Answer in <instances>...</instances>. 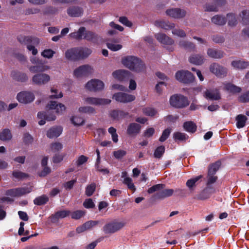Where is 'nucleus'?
Returning <instances> with one entry per match:
<instances>
[{
	"label": "nucleus",
	"mask_w": 249,
	"mask_h": 249,
	"mask_svg": "<svg viewBox=\"0 0 249 249\" xmlns=\"http://www.w3.org/2000/svg\"><path fill=\"white\" fill-rule=\"evenodd\" d=\"M68 14L72 17H78L83 14L82 8L79 6H71L67 9Z\"/></svg>",
	"instance_id": "nucleus-22"
},
{
	"label": "nucleus",
	"mask_w": 249,
	"mask_h": 249,
	"mask_svg": "<svg viewBox=\"0 0 249 249\" xmlns=\"http://www.w3.org/2000/svg\"><path fill=\"white\" fill-rule=\"evenodd\" d=\"M155 25L157 26L163 28L165 30H170L175 27L174 23H170L166 22L163 20H157L155 22Z\"/></svg>",
	"instance_id": "nucleus-29"
},
{
	"label": "nucleus",
	"mask_w": 249,
	"mask_h": 249,
	"mask_svg": "<svg viewBox=\"0 0 249 249\" xmlns=\"http://www.w3.org/2000/svg\"><path fill=\"white\" fill-rule=\"evenodd\" d=\"M211 195L207 190H205L199 195L198 199L200 200L207 199L210 197Z\"/></svg>",
	"instance_id": "nucleus-63"
},
{
	"label": "nucleus",
	"mask_w": 249,
	"mask_h": 249,
	"mask_svg": "<svg viewBox=\"0 0 249 249\" xmlns=\"http://www.w3.org/2000/svg\"><path fill=\"white\" fill-rule=\"evenodd\" d=\"M104 84L103 81L97 79H93L88 81L85 88L91 91H98L103 89Z\"/></svg>",
	"instance_id": "nucleus-7"
},
{
	"label": "nucleus",
	"mask_w": 249,
	"mask_h": 249,
	"mask_svg": "<svg viewBox=\"0 0 249 249\" xmlns=\"http://www.w3.org/2000/svg\"><path fill=\"white\" fill-rule=\"evenodd\" d=\"M78 48H71L65 52V57L67 59L71 60H75L79 59L78 56Z\"/></svg>",
	"instance_id": "nucleus-24"
},
{
	"label": "nucleus",
	"mask_w": 249,
	"mask_h": 249,
	"mask_svg": "<svg viewBox=\"0 0 249 249\" xmlns=\"http://www.w3.org/2000/svg\"><path fill=\"white\" fill-rule=\"evenodd\" d=\"M70 214V212L69 211H58L55 213L54 215V217L56 218H63L69 215Z\"/></svg>",
	"instance_id": "nucleus-56"
},
{
	"label": "nucleus",
	"mask_w": 249,
	"mask_h": 249,
	"mask_svg": "<svg viewBox=\"0 0 249 249\" xmlns=\"http://www.w3.org/2000/svg\"><path fill=\"white\" fill-rule=\"evenodd\" d=\"M179 45L181 47L186 49L194 50L195 48V45L192 42H187L184 40H181L179 42Z\"/></svg>",
	"instance_id": "nucleus-45"
},
{
	"label": "nucleus",
	"mask_w": 249,
	"mask_h": 249,
	"mask_svg": "<svg viewBox=\"0 0 249 249\" xmlns=\"http://www.w3.org/2000/svg\"><path fill=\"white\" fill-rule=\"evenodd\" d=\"M244 24H249V10H245L242 11L240 15Z\"/></svg>",
	"instance_id": "nucleus-47"
},
{
	"label": "nucleus",
	"mask_w": 249,
	"mask_h": 249,
	"mask_svg": "<svg viewBox=\"0 0 249 249\" xmlns=\"http://www.w3.org/2000/svg\"><path fill=\"white\" fill-rule=\"evenodd\" d=\"M183 127L184 129L190 133H194L196 130V125L193 122L189 121L186 122L183 124Z\"/></svg>",
	"instance_id": "nucleus-36"
},
{
	"label": "nucleus",
	"mask_w": 249,
	"mask_h": 249,
	"mask_svg": "<svg viewBox=\"0 0 249 249\" xmlns=\"http://www.w3.org/2000/svg\"><path fill=\"white\" fill-rule=\"evenodd\" d=\"M208 56L213 58H220L223 57V53L214 49H209L207 51Z\"/></svg>",
	"instance_id": "nucleus-33"
},
{
	"label": "nucleus",
	"mask_w": 249,
	"mask_h": 249,
	"mask_svg": "<svg viewBox=\"0 0 249 249\" xmlns=\"http://www.w3.org/2000/svg\"><path fill=\"white\" fill-rule=\"evenodd\" d=\"M62 132V128L60 126L51 128L47 132V136L49 138L58 137Z\"/></svg>",
	"instance_id": "nucleus-23"
},
{
	"label": "nucleus",
	"mask_w": 249,
	"mask_h": 249,
	"mask_svg": "<svg viewBox=\"0 0 249 249\" xmlns=\"http://www.w3.org/2000/svg\"><path fill=\"white\" fill-rule=\"evenodd\" d=\"M46 111L47 113H49L52 110H54L55 112L58 114H62L65 110L66 107L62 103H57L56 101H50L46 107Z\"/></svg>",
	"instance_id": "nucleus-6"
},
{
	"label": "nucleus",
	"mask_w": 249,
	"mask_h": 249,
	"mask_svg": "<svg viewBox=\"0 0 249 249\" xmlns=\"http://www.w3.org/2000/svg\"><path fill=\"white\" fill-rule=\"evenodd\" d=\"M71 121L75 125H80L84 123V120L82 117L77 116L72 117Z\"/></svg>",
	"instance_id": "nucleus-61"
},
{
	"label": "nucleus",
	"mask_w": 249,
	"mask_h": 249,
	"mask_svg": "<svg viewBox=\"0 0 249 249\" xmlns=\"http://www.w3.org/2000/svg\"><path fill=\"white\" fill-rule=\"evenodd\" d=\"M96 188V184L92 183L88 185L86 188L85 194L87 196H91L94 193Z\"/></svg>",
	"instance_id": "nucleus-51"
},
{
	"label": "nucleus",
	"mask_w": 249,
	"mask_h": 249,
	"mask_svg": "<svg viewBox=\"0 0 249 249\" xmlns=\"http://www.w3.org/2000/svg\"><path fill=\"white\" fill-rule=\"evenodd\" d=\"M128 115L127 113H125L122 110H114L110 112V115L111 118L114 120H119L124 118Z\"/></svg>",
	"instance_id": "nucleus-27"
},
{
	"label": "nucleus",
	"mask_w": 249,
	"mask_h": 249,
	"mask_svg": "<svg viewBox=\"0 0 249 249\" xmlns=\"http://www.w3.org/2000/svg\"><path fill=\"white\" fill-rule=\"evenodd\" d=\"M202 177V176L200 175L188 180L186 182V186L190 189H191L195 185L196 183Z\"/></svg>",
	"instance_id": "nucleus-52"
},
{
	"label": "nucleus",
	"mask_w": 249,
	"mask_h": 249,
	"mask_svg": "<svg viewBox=\"0 0 249 249\" xmlns=\"http://www.w3.org/2000/svg\"><path fill=\"white\" fill-rule=\"evenodd\" d=\"M83 100L85 104L96 106L107 105L111 102L110 99L90 97L85 98Z\"/></svg>",
	"instance_id": "nucleus-14"
},
{
	"label": "nucleus",
	"mask_w": 249,
	"mask_h": 249,
	"mask_svg": "<svg viewBox=\"0 0 249 249\" xmlns=\"http://www.w3.org/2000/svg\"><path fill=\"white\" fill-rule=\"evenodd\" d=\"M50 80V76L42 72L35 74L32 78L33 83L39 86L44 85L49 83Z\"/></svg>",
	"instance_id": "nucleus-8"
},
{
	"label": "nucleus",
	"mask_w": 249,
	"mask_h": 249,
	"mask_svg": "<svg viewBox=\"0 0 249 249\" xmlns=\"http://www.w3.org/2000/svg\"><path fill=\"white\" fill-rule=\"evenodd\" d=\"M165 185L163 184H158L154 185L148 189L147 192L149 194H152L156 191L160 192L162 189H164Z\"/></svg>",
	"instance_id": "nucleus-50"
},
{
	"label": "nucleus",
	"mask_w": 249,
	"mask_h": 249,
	"mask_svg": "<svg viewBox=\"0 0 249 249\" xmlns=\"http://www.w3.org/2000/svg\"><path fill=\"white\" fill-rule=\"evenodd\" d=\"M224 89L229 92L232 93H239L241 91V89L231 83L224 84Z\"/></svg>",
	"instance_id": "nucleus-31"
},
{
	"label": "nucleus",
	"mask_w": 249,
	"mask_h": 249,
	"mask_svg": "<svg viewBox=\"0 0 249 249\" xmlns=\"http://www.w3.org/2000/svg\"><path fill=\"white\" fill-rule=\"evenodd\" d=\"M204 96L211 100H218L221 99L220 93L217 89L206 90L204 93Z\"/></svg>",
	"instance_id": "nucleus-18"
},
{
	"label": "nucleus",
	"mask_w": 249,
	"mask_h": 249,
	"mask_svg": "<svg viewBox=\"0 0 249 249\" xmlns=\"http://www.w3.org/2000/svg\"><path fill=\"white\" fill-rule=\"evenodd\" d=\"M203 9L205 11L208 12H216L217 11V6L215 3H207L203 6Z\"/></svg>",
	"instance_id": "nucleus-49"
},
{
	"label": "nucleus",
	"mask_w": 249,
	"mask_h": 249,
	"mask_svg": "<svg viewBox=\"0 0 249 249\" xmlns=\"http://www.w3.org/2000/svg\"><path fill=\"white\" fill-rule=\"evenodd\" d=\"M18 41L23 44L27 46L28 50L32 51L33 55H36L37 53V50L36 49L35 46L37 45L39 43V40L37 38H33L30 36H19Z\"/></svg>",
	"instance_id": "nucleus-2"
},
{
	"label": "nucleus",
	"mask_w": 249,
	"mask_h": 249,
	"mask_svg": "<svg viewBox=\"0 0 249 249\" xmlns=\"http://www.w3.org/2000/svg\"><path fill=\"white\" fill-rule=\"evenodd\" d=\"M51 92L52 94L50 96V98L58 99L63 97L62 92L53 87L51 88Z\"/></svg>",
	"instance_id": "nucleus-44"
},
{
	"label": "nucleus",
	"mask_w": 249,
	"mask_h": 249,
	"mask_svg": "<svg viewBox=\"0 0 249 249\" xmlns=\"http://www.w3.org/2000/svg\"><path fill=\"white\" fill-rule=\"evenodd\" d=\"M122 64L130 70L136 72L144 71L145 66L143 62L138 58L133 56H127L122 60Z\"/></svg>",
	"instance_id": "nucleus-1"
},
{
	"label": "nucleus",
	"mask_w": 249,
	"mask_h": 249,
	"mask_svg": "<svg viewBox=\"0 0 249 249\" xmlns=\"http://www.w3.org/2000/svg\"><path fill=\"white\" fill-rule=\"evenodd\" d=\"M55 52L50 49H45L41 52V55L46 58L50 59L52 58Z\"/></svg>",
	"instance_id": "nucleus-48"
},
{
	"label": "nucleus",
	"mask_w": 249,
	"mask_h": 249,
	"mask_svg": "<svg viewBox=\"0 0 249 249\" xmlns=\"http://www.w3.org/2000/svg\"><path fill=\"white\" fill-rule=\"evenodd\" d=\"M112 76L116 79L120 81H124L129 78L130 72L124 70H118L112 73Z\"/></svg>",
	"instance_id": "nucleus-19"
},
{
	"label": "nucleus",
	"mask_w": 249,
	"mask_h": 249,
	"mask_svg": "<svg viewBox=\"0 0 249 249\" xmlns=\"http://www.w3.org/2000/svg\"><path fill=\"white\" fill-rule=\"evenodd\" d=\"M126 154V152L124 150H118L113 152V154L114 157L117 159H121L124 157Z\"/></svg>",
	"instance_id": "nucleus-60"
},
{
	"label": "nucleus",
	"mask_w": 249,
	"mask_h": 249,
	"mask_svg": "<svg viewBox=\"0 0 249 249\" xmlns=\"http://www.w3.org/2000/svg\"><path fill=\"white\" fill-rule=\"evenodd\" d=\"M205 58L202 55L195 54L191 55L189 58V61L191 63L196 65H200L203 63Z\"/></svg>",
	"instance_id": "nucleus-25"
},
{
	"label": "nucleus",
	"mask_w": 249,
	"mask_h": 249,
	"mask_svg": "<svg viewBox=\"0 0 249 249\" xmlns=\"http://www.w3.org/2000/svg\"><path fill=\"white\" fill-rule=\"evenodd\" d=\"M96 168L98 171L102 172L103 174H107L109 172L107 168H104L102 165H100V161H96Z\"/></svg>",
	"instance_id": "nucleus-62"
},
{
	"label": "nucleus",
	"mask_w": 249,
	"mask_h": 249,
	"mask_svg": "<svg viewBox=\"0 0 249 249\" xmlns=\"http://www.w3.org/2000/svg\"><path fill=\"white\" fill-rule=\"evenodd\" d=\"M123 183L126 185L127 187L130 190H132V192H134L135 191L136 188L132 182V179L131 178L129 177H126L124 178Z\"/></svg>",
	"instance_id": "nucleus-46"
},
{
	"label": "nucleus",
	"mask_w": 249,
	"mask_h": 249,
	"mask_svg": "<svg viewBox=\"0 0 249 249\" xmlns=\"http://www.w3.org/2000/svg\"><path fill=\"white\" fill-rule=\"evenodd\" d=\"M173 136L175 141H184L188 138L186 134L181 132H176Z\"/></svg>",
	"instance_id": "nucleus-55"
},
{
	"label": "nucleus",
	"mask_w": 249,
	"mask_h": 249,
	"mask_svg": "<svg viewBox=\"0 0 249 249\" xmlns=\"http://www.w3.org/2000/svg\"><path fill=\"white\" fill-rule=\"evenodd\" d=\"M98 223L97 221H89L85 222L84 224L87 231L91 230L93 227H95Z\"/></svg>",
	"instance_id": "nucleus-59"
},
{
	"label": "nucleus",
	"mask_w": 249,
	"mask_h": 249,
	"mask_svg": "<svg viewBox=\"0 0 249 249\" xmlns=\"http://www.w3.org/2000/svg\"><path fill=\"white\" fill-rule=\"evenodd\" d=\"M35 98V95L32 92L27 91L20 92L17 96L18 101L24 104L32 102Z\"/></svg>",
	"instance_id": "nucleus-9"
},
{
	"label": "nucleus",
	"mask_w": 249,
	"mask_h": 249,
	"mask_svg": "<svg viewBox=\"0 0 249 249\" xmlns=\"http://www.w3.org/2000/svg\"><path fill=\"white\" fill-rule=\"evenodd\" d=\"M174 192V190L172 189H163L160 192H158L157 193H156L154 195V196L156 199H162L166 197H168L171 196L173 194Z\"/></svg>",
	"instance_id": "nucleus-21"
},
{
	"label": "nucleus",
	"mask_w": 249,
	"mask_h": 249,
	"mask_svg": "<svg viewBox=\"0 0 249 249\" xmlns=\"http://www.w3.org/2000/svg\"><path fill=\"white\" fill-rule=\"evenodd\" d=\"M165 151V148L163 146L158 147L154 152V157L156 158H160L161 157Z\"/></svg>",
	"instance_id": "nucleus-53"
},
{
	"label": "nucleus",
	"mask_w": 249,
	"mask_h": 249,
	"mask_svg": "<svg viewBox=\"0 0 249 249\" xmlns=\"http://www.w3.org/2000/svg\"><path fill=\"white\" fill-rule=\"evenodd\" d=\"M221 165V162L220 161H216V162L211 164L209 167L208 173L210 175L214 174L216 171L219 169Z\"/></svg>",
	"instance_id": "nucleus-42"
},
{
	"label": "nucleus",
	"mask_w": 249,
	"mask_h": 249,
	"mask_svg": "<svg viewBox=\"0 0 249 249\" xmlns=\"http://www.w3.org/2000/svg\"><path fill=\"white\" fill-rule=\"evenodd\" d=\"M84 39H85L88 41H91L95 42L97 40V36L94 33L86 31L85 30V35L84 36Z\"/></svg>",
	"instance_id": "nucleus-39"
},
{
	"label": "nucleus",
	"mask_w": 249,
	"mask_h": 249,
	"mask_svg": "<svg viewBox=\"0 0 249 249\" xmlns=\"http://www.w3.org/2000/svg\"><path fill=\"white\" fill-rule=\"evenodd\" d=\"M210 70L212 72L219 77L224 76L227 73V70L225 68L215 63L210 66Z\"/></svg>",
	"instance_id": "nucleus-16"
},
{
	"label": "nucleus",
	"mask_w": 249,
	"mask_h": 249,
	"mask_svg": "<svg viewBox=\"0 0 249 249\" xmlns=\"http://www.w3.org/2000/svg\"><path fill=\"white\" fill-rule=\"evenodd\" d=\"M48 200L49 198L47 196L45 195H42L36 198L34 200V202L36 205H41L46 203Z\"/></svg>",
	"instance_id": "nucleus-41"
},
{
	"label": "nucleus",
	"mask_w": 249,
	"mask_h": 249,
	"mask_svg": "<svg viewBox=\"0 0 249 249\" xmlns=\"http://www.w3.org/2000/svg\"><path fill=\"white\" fill-rule=\"evenodd\" d=\"M124 225V223L122 222L112 221L106 224L103 230L106 234H112L122 229Z\"/></svg>",
	"instance_id": "nucleus-4"
},
{
	"label": "nucleus",
	"mask_w": 249,
	"mask_h": 249,
	"mask_svg": "<svg viewBox=\"0 0 249 249\" xmlns=\"http://www.w3.org/2000/svg\"><path fill=\"white\" fill-rule=\"evenodd\" d=\"M176 79L183 83H187L193 81L194 77L193 74L187 71H180L176 74Z\"/></svg>",
	"instance_id": "nucleus-13"
},
{
	"label": "nucleus",
	"mask_w": 249,
	"mask_h": 249,
	"mask_svg": "<svg viewBox=\"0 0 249 249\" xmlns=\"http://www.w3.org/2000/svg\"><path fill=\"white\" fill-rule=\"evenodd\" d=\"M78 56L79 59H83L87 57L91 53V50L89 48H78Z\"/></svg>",
	"instance_id": "nucleus-37"
},
{
	"label": "nucleus",
	"mask_w": 249,
	"mask_h": 249,
	"mask_svg": "<svg viewBox=\"0 0 249 249\" xmlns=\"http://www.w3.org/2000/svg\"><path fill=\"white\" fill-rule=\"evenodd\" d=\"M170 105L175 107L182 108L189 105V103L186 97L181 95L175 94L170 99Z\"/></svg>",
	"instance_id": "nucleus-3"
},
{
	"label": "nucleus",
	"mask_w": 249,
	"mask_h": 249,
	"mask_svg": "<svg viewBox=\"0 0 249 249\" xmlns=\"http://www.w3.org/2000/svg\"><path fill=\"white\" fill-rule=\"evenodd\" d=\"M32 191L31 187H24L8 190L6 195L11 196H20L30 193Z\"/></svg>",
	"instance_id": "nucleus-15"
},
{
	"label": "nucleus",
	"mask_w": 249,
	"mask_h": 249,
	"mask_svg": "<svg viewBox=\"0 0 249 249\" xmlns=\"http://www.w3.org/2000/svg\"><path fill=\"white\" fill-rule=\"evenodd\" d=\"M85 28L84 27H80L77 32L71 33L69 35V36L72 38L76 39H84L85 35Z\"/></svg>",
	"instance_id": "nucleus-28"
},
{
	"label": "nucleus",
	"mask_w": 249,
	"mask_h": 249,
	"mask_svg": "<svg viewBox=\"0 0 249 249\" xmlns=\"http://www.w3.org/2000/svg\"><path fill=\"white\" fill-rule=\"evenodd\" d=\"M12 135L8 129H4L0 131V140L2 141H9L12 139Z\"/></svg>",
	"instance_id": "nucleus-30"
},
{
	"label": "nucleus",
	"mask_w": 249,
	"mask_h": 249,
	"mask_svg": "<svg viewBox=\"0 0 249 249\" xmlns=\"http://www.w3.org/2000/svg\"><path fill=\"white\" fill-rule=\"evenodd\" d=\"M211 20L213 23L218 25H224L227 21V19L225 17L220 15L213 16Z\"/></svg>",
	"instance_id": "nucleus-34"
},
{
	"label": "nucleus",
	"mask_w": 249,
	"mask_h": 249,
	"mask_svg": "<svg viewBox=\"0 0 249 249\" xmlns=\"http://www.w3.org/2000/svg\"><path fill=\"white\" fill-rule=\"evenodd\" d=\"M136 97L132 94L124 92H118L113 95V99L116 101L123 103H126L135 100Z\"/></svg>",
	"instance_id": "nucleus-12"
},
{
	"label": "nucleus",
	"mask_w": 249,
	"mask_h": 249,
	"mask_svg": "<svg viewBox=\"0 0 249 249\" xmlns=\"http://www.w3.org/2000/svg\"><path fill=\"white\" fill-rule=\"evenodd\" d=\"M93 72V69L91 66L88 65H84L75 69L73 71V75L76 77H81L88 76Z\"/></svg>",
	"instance_id": "nucleus-11"
},
{
	"label": "nucleus",
	"mask_w": 249,
	"mask_h": 249,
	"mask_svg": "<svg viewBox=\"0 0 249 249\" xmlns=\"http://www.w3.org/2000/svg\"><path fill=\"white\" fill-rule=\"evenodd\" d=\"M155 37L167 49L170 51L174 50V48L173 45L174 44V41L171 37L162 33L156 34Z\"/></svg>",
	"instance_id": "nucleus-5"
},
{
	"label": "nucleus",
	"mask_w": 249,
	"mask_h": 249,
	"mask_svg": "<svg viewBox=\"0 0 249 249\" xmlns=\"http://www.w3.org/2000/svg\"><path fill=\"white\" fill-rule=\"evenodd\" d=\"M50 69V66L44 65L42 62L29 67V71L33 73L44 72Z\"/></svg>",
	"instance_id": "nucleus-20"
},
{
	"label": "nucleus",
	"mask_w": 249,
	"mask_h": 249,
	"mask_svg": "<svg viewBox=\"0 0 249 249\" xmlns=\"http://www.w3.org/2000/svg\"><path fill=\"white\" fill-rule=\"evenodd\" d=\"M141 130V125L136 123L130 124L127 128V132L129 135H134L139 133Z\"/></svg>",
	"instance_id": "nucleus-26"
},
{
	"label": "nucleus",
	"mask_w": 249,
	"mask_h": 249,
	"mask_svg": "<svg viewBox=\"0 0 249 249\" xmlns=\"http://www.w3.org/2000/svg\"><path fill=\"white\" fill-rule=\"evenodd\" d=\"M165 13L167 16L175 19H180L184 18L186 11L179 8H172L166 10Z\"/></svg>",
	"instance_id": "nucleus-10"
},
{
	"label": "nucleus",
	"mask_w": 249,
	"mask_h": 249,
	"mask_svg": "<svg viewBox=\"0 0 249 249\" xmlns=\"http://www.w3.org/2000/svg\"><path fill=\"white\" fill-rule=\"evenodd\" d=\"M227 19L228 20V24L230 26H234L236 23V19L235 16L233 14H229L227 15Z\"/></svg>",
	"instance_id": "nucleus-58"
},
{
	"label": "nucleus",
	"mask_w": 249,
	"mask_h": 249,
	"mask_svg": "<svg viewBox=\"0 0 249 249\" xmlns=\"http://www.w3.org/2000/svg\"><path fill=\"white\" fill-rule=\"evenodd\" d=\"M37 118L41 119L38 122V124L40 125H43L45 124V120L47 121H54L56 119V116L54 114L49 115L48 113L45 112H39L37 113Z\"/></svg>",
	"instance_id": "nucleus-17"
},
{
	"label": "nucleus",
	"mask_w": 249,
	"mask_h": 249,
	"mask_svg": "<svg viewBox=\"0 0 249 249\" xmlns=\"http://www.w3.org/2000/svg\"><path fill=\"white\" fill-rule=\"evenodd\" d=\"M85 214V211L82 210H77L71 213L70 212L71 217L74 219H79L83 217Z\"/></svg>",
	"instance_id": "nucleus-43"
},
{
	"label": "nucleus",
	"mask_w": 249,
	"mask_h": 249,
	"mask_svg": "<svg viewBox=\"0 0 249 249\" xmlns=\"http://www.w3.org/2000/svg\"><path fill=\"white\" fill-rule=\"evenodd\" d=\"M107 47L112 51H117L122 48V45L117 44L116 41H108L107 43Z\"/></svg>",
	"instance_id": "nucleus-38"
},
{
	"label": "nucleus",
	"mask_w": 249,
	"mask_h": 249,
	"mask_svg": "<svg viewBox=\"0 0 249 249\" xmlns=\"http://www.w3.org/2000/svg\"><path fill=\"white\" fill-rule=\"evenodd\" d=\"M247 118L246 116L239 114L236 117V126L238 128H240L243 127L246 124Z\"/></svg>",
	"instance_id": "nucleus-35"
},
{
	"label": "nucleus",
	"mask_w": 249,
	"mask_h": 249,
	"mask_svg": "<svg viewBox=\"0 0 249 249\" xmlns=\"http://www.w3.org/2000/svg\"><path fill=\"white\" fill-rule=\"evenodd\" d=\"M171 133V129L169 128H167L165 129L162 134L160 138V141L163 142L165 141L167 138L168 137L169 134Z\"/></svg>",
	"instance_id": "nucleus-64"
},
{
	"label": "nucleus",
	"mask_w": 249,
	"mask_h": 249,
	"mask_svg": "<svg viewBox=\"0 0 249 249\" xmlns=\"http://www.w3.org/2000/svg\"><path fill=\"white\" fill-rule=\"evenodd\" d=\"M78 111L82 114H92L95 112L94 108L90 106L81 107L78 108Z\"/></svg>",
	"instance_id": "nucleus-40"
},
{
	"label": "nucleus",
	"mask_w": 249,
	"mask_h": 249,
	"mask_svg": "<svg viewBox=\"0 0 249 249\" xmlns=\"http://www.w3.org/2000/svg\"><path fill=\"white\" fill-rule=\"evenodd\" d=\"M63 148V145L59 142H55L51 144V149L53 152H56L60 151Z\"/></svg>",
	"instance_id": "nucleus-54"
},
{
	"label": "nucleus",
	"mask_w": 249,
	"mask_h": 249,
	"mask_svg": "<svg viewBox=\"0 0 249 249\" xmlns=\"http://www.w3.org/2000/svg\"><path fill=\"white\" fill-rule=\"evenodd\" d=\"M232 66L237 69H244L249 67V63L240 60L233 61L231 63Z\"/></svg>",
	"instance_id": "nucleus-32"
},
{
	"label": "nucleus",
	"mask_w": 249,
	"mask_h": 249,
	"mask_svg": "<svg viewBox=\"0 0 249 249\" xmlns=\"http://www.w3.org/2000/svg\"><path fill=\"white\" fill-rule=\"evenodd\" d=\"M143 112L144 114L149 116H154L156 115L157 111L151 107H146L143 109Z\"/></svg>",
	"instance_id": "nucleus-57"
}]
</instances>
